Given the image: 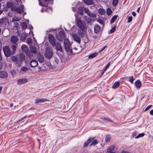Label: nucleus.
Masks as SVG:
<instances>
[{"instance_id":"nucleus-16","label":"nucleus","mask_w":153,"mask_h":153,"mask_svg":"<svg viewBox=\"0 0 153 153\" xmlns=\"http://www.w3.org/2000/svg\"><path fill=\"white\" fill-rule=\"evenodd\" d=\"M38 60L41 63H43L44 61V57L43 55L39 53L38 55Z\"/></svg>"},{"instance_id":"nucleus-45","label":"nucleus","mask_w":153,"mask_h":153,"mask_svg":"<svg viewBox=\"0 0 153 153\" xmlns=\"http://www.w3.org/2000/svg\"><path fill=\"white\" fill-rule=\"evenodd\" d=\"M97 21L101 25H103L104 24V21L101 19H98Z\"/></svg>"},{"instance_id":"nucleus-49","label":"nucleus","mask_w":153,"mask_h":153,"mask_svg":"<svg viewBox=\"0 0 153 153\" xmlns=\"http://www.w3.org/2000/svg\"><path fill=\"white\" fill-rule=\"evenodd\" d=\"M116 27H113L110 30L109 32V33H113L116 30Z\"/></svg>"},{"instance_id":"nucleus-63","label":"nucleus","mask_w":153,"mask_h":153,"mask_svg":"<svg viewBox=\"0 0 153 153\" xmlns=\"http://www.w3.org/2000/svg\"><path fill=\"white\" fill-rule=\"evenodd\" d=\"M2 90V87L0 86V93H1Z\"/></svg>"},{"instance_id":"nucleus-54","label":"nucleus","mask_w":153,"mask_h":153,"mask_svg":"<svg viewBox=\"0 0 153 153\" xmlns=\"http://www.w3.org/2000/svg\"><path fill=\"white\" fill-rule=\"evenodd\" d=\"M89 143H88V142L87 141V142H85L84 144V147H86L89 144Z\"/></svg>"},{"instance_id":"nucleus-5","label":"nucleus","mask_w":153,"mask_h":153,"mask_svg":"<svg viewBox=\"0 0 153 153\" xmlns=\"http://www.w3.org/2000/svg\"><path fill=\"white\" fill-rule=\"evenodd\" d=\"M49 41L51 44L53 46L56 45V40L54 36L51 34H49L48 36Z\"/></svg>"},{"instance_id":"nucleus-40","label":"nucleus","mask_w":153,"mask_h":153,"mask_svg":"<svg viewBox=\"0 0 153 153\" xmlns=\"http://www.w3.org/2000/svg\"><path fill=\"white\" fill-rule=\"evenodd\" d=\"M19 18L18 17L15 16L13 18L12 21V22H14L15 21H19Z\"/></svg>"},{"instance_id":"nucleus-35","label":"nucleus","mask_w":153,"mask_h":153,"mask_svg":"<svg viewBox=\"0 0 153 153\" xmlns=\"http://www.w3.org/2000/svg\"><path fill=\"white\" fill-rule=\"evenodd\" d=\"M106 13L108 16H110L111 14L112 11L110 8H108L107 9Z\"/></svg>"},{"instance_id":"nucleus-55","label":"nucleus","mask_w":153,"mask_h":153,"mask_svg":"<svg viewBox=\"0 0 153 153\" xmlns=\"http://www.w3.org/2000/svg\"><path fill=\"white\" fill-rule=\"evenodd\" d=\"M83 18H84V19L86 21L87 20V19L89 17H88V16H83Z\"/></svg>"},{"instance_id":"nucleus-27","label":"nucleus","mask_w":153,"mask_h":153,"mask_svg":"<svg viewBox=\"0 0 153 153\" xmlns=\"http://www.w3.org/2000/svg\"><path fill=\"white\" fill-rule=\"evenodd\" d=\"M59 35L61 38H64L65 36V33L62 31H60L59 32Z\"/></svg>"},{"instance_id":"nucleus-47","label":"nucleus","mask_w":153,"mask_h":153,"mask_svg":"<svg viewBox=\"0 0 153 153\" xmlns=\"http://www.w3.org/2000/svg\"><path fill=\"white\" fill-rule=\"evenodd\" d=\"M111 63V62H109L108 63L105 68V70H107L109 68L110 66Z\"/></svg>"},{"instance_id":"nucleus-23","label":"nucleus","mask_w":153,"mask_h":153,"mask_svg":"<svg viewBox=\"0 0 153 153\" xmlns=\"http://www.w3.org/2000/svg\"><path fill=\"white\" fill-rule=\"evenodd\" d=\"M98 12L99 13L100 15H103L105 13V10L102 8H100L98 10Z\"/></svg>"},{"instance_id":"nucleus-46","label":"nucleus","mask_w":153,"mask_h":153,"mask_svg":"<svg viewBox=\"0 0 153 153\" xmlns=\"http://www.w3.org/2000/svg\"><path fill=\"white\" fill-rule=\"evenodd\" d=\"M16 0V4H17L18 5H21L22 1L21 0Z\"/></svg>"},{"instance_id":"nucleus-21","label":"nucleus","mask_w":153,"mask_h":153,"mask_svg":"<svg viewBox=\"0 0 153 153\" xmlns=\"http://www.w3.org/2000/svg\"><path fill=\"white\" fill-rule=\"evenodd\" d=\"M20 25L22 27V29L23 30H25L27 28V27L26 24L24 22H22Z\"/></svg>"},{"instance_id":"nucleus-52","label":"nucleus","mask_w":153,"mask_h":153,"mask_svg":"<svg viewBox=\"0 0 153 153\" xmlns=\"http://www.w3.org/2000/svg\"><path fill=\"white\" fill-rule=\"evenodd\" d=\"M152 105H150L148 106L145 109V111H148L151 107L152 106Z\"/></svg>"},{"instance_id":"nucleus-14","label":"nucleus","mask_w":153,"mask_h":153,"mask_svg":"<svg viewBox=\"0 0 153 153\" xmlns=\"http://www.w3.org/2000/svg\"><path fill=\"white\" fill-rule=\"evenodd\" d=\"M38 65L37 61L35 60H32L30 62V65L31 67H35Z\"/></svg>"},{"instance_id":"nucleus-61","label":"nucleus","mask_w":153,"mask_h":153,"mask_svg":"<svg viewBox=\"0 0 153 153\" xmlns=\"http://www.w3.org/2000/svg\"><path fill=\"white\" fill-rule=\"evenodd\" d=\"M140 7H139L137 10V12H138V13H139V11H140Z\"/></svg>"},{"instance_id":"nucleus-42","label":"nucleus","mask_w":153,"mask_h":153,"mask_svg":"<svg viewBox=\"0 0 153 153\" xmlns=\"http://www.w3.org/2000/svg\"><path fill=\"white\" fill-rule=\"evenodd\" d=\"M27 43L29 45H31L32 43V41L30 38H28L27 39Z\"/></svg>"},{"instance_id":"nucleus-17","label":"nucleus","mask_w":153,"mask_h":153,"mask_svg":"<svg viewBox=\"0 0 153 153\" xmlns=\"http://www.w3.org/2000/svg\"><path fill=\"white\" fill-rule=\"evenodd\" d=\"M135 85L136 87L139 89L141 85V83L139 80H137L135 82Z\"/></svg>"},{"instance_id":"nucleus-7","label":"nucleus","mask_w":153,"mask_h":153,"mask_svg":"<svg viewBox=\"0 0 153 153\" xmlns=\"http://www.w3.org/2000/svg\"><path fill=\"white\" fill-rule=\"evenodd\" d=\"M53 51L52 49H47L45 50V56L46 58L48 59H50L53 56Z\"/></svg>"},{"instance_id":"nucleus-22","label":"nucleus","mask_w":153,"mask_h":153,"mask_svg":"<svg viewBox=\"0 0 153 153\" xmlns=\"http://www.w3.org/2000/svg\"><path fill=\"white\" fill-rule=\"evenodd\" d=\"M30 50L31 52L34 54L36 53L37 50L36 48L34 46H32L30 47Z\"/></svg>"},{"instance_id":"nucleus-29","label":"nucleus","mask_w":153,"mask_h":153,"mask_svg":"<svg viewBox=\"0 0 153 153\" xmlns=\"http://www.w3.org/2000/svg\"><path fill=\"white\" fill-rule=\"evenodd\" d=\"M28 70V68L25 66H23L21 68L20 72H26Z\"/></svg>"},{"instance_id":"nucleus-33","label":"nucleus","mask_w":153,"mask_h":153,"mask_svg":"<svg viewBox=\"0 0 153 153\" xmlns=\"http://www.w3.org/2000/svg\"><path fill=\"white\" fill-rule=\"evenodd\" d=\"M98 54L97 53H95L89 55L88 56V58H94L95 56H97V55Z\"/></svg>"},{"instance_id":"nucleus-32","label":"nucleus","mask_w":153,"mask_h":153,"mask_svg":"<svg viewBox=\"0 0 153 153\" xmlns=\"http://www.w3.org/2000/svg\"><path fill=\"white\" fill-rule=\"evenodd\" d=\"M84 1L88 4H91L93 3V1L91 0H84Z\"/></svg>"},{"instance_id":"nucleus-10","label":"nucleus","mask_w":153,"mask_h":153,"mask_svg":"<svg viewBox=\"0 0 153 153\" xmlns=\"http://www.w3.org/2000/svg\"><path fill=\"white\" fill-rule=\"evenodd\" d=\"M28 81V79L27 78H23L19 79L17 80V84L21 85L23 83H27Z\"/></svg>"},{"instance_id":"nucleus-26","label":"nucleus","mask_w":153,"mask_h":153,"mask_svg":"<svg viewBox=\"0 0 153 153\" xmlns=\"http://www.w3.org/2000/svg\"><path fill=\"white\" fill-rule=\"evenodd\" d=\"M117 15H115L112 17L110 22L111 24L114 22V21L117 19Z\"/></svg>"},{"instance_id":"nucleus-28","label":"nucleus","mask_w":153,"mask_h":153,"mask_svg":"<svg viewBox=\"0 0 153 153\" xmlns=\"http://www.w3.org/2000/svg\"><path fill=\"white\" fill-rule=\"evenodd\" d=\"M126 78L128 79L129 82H130L131 83H133V81L134 80V79L133 76L127 77H126Z\"/></svg>"},{"instance_id":"nucleus-24","label":"nucleus","mask_w":153,"mask_h":153,"mask_svg":"<svg viewBox=\"0 0 153 153\" xmlns=\"http://www.w3.org/2000/svg\"><path fill=\"white\" fill-rule=\"evenodd\" d=\"M120 85V83L118 81H117L114 82L112 86V88H113L115 89L118 87Z\"/></svg>"},{"instance_id":"nucleus-36","label":"nucleus","mask_w":153,"mask_h":153,"mask_svg":"<svg viewBox=\"0 0 153 153\" xmlns=\"http://www.w3.org/2000/svg\"><path fill=\"white\" fill-rule=\"evenodd\" d=\"M93 20V19H92L90 18L89 17L87 20L86 21L87 23L89 24H91L92 23V21Z\"/></svg>"},{"instance_id":"nucleus-62","label":"nucleus","mask_w":153,"mask_h":153,"mask_svg":"<svg viewBox=\"0 0 153 153\" xmlns=\"http://www.w3.org/2000/svg\"><path fill=\"white\" fill-rule=\"evenodd\" d=\"M121 153H130L128 152H125V151H122L121 152Z\"/></svg>"},{"instance_id":"nucleus-6","label":"nucleus","mask_w":153,"mask_h":153,"mask_svg":"<svg viewBox=\"0 0 153 153\" xmlns=\"http://www.w3.org/2000/svg\"><path fill=\"white\" fill-rule=\"evenodd\" d=\"M3 51L4 52L5 56L6 57L10 56L11 54V52L10 48L6 46L3 48Z\"/></svg>"},{"instance_id":"nucleus-34","label":"nucleus","mask_w":153,"mask_h":153,"mask_svg":"<svg viewBox=\"0 0 153 153\" xmlns=\"http://www.w3.org/2000/svg\"><path fill=\"white\" fill-rule=\"evenodd\" d=\"M14 27L16 28L17 29H19V25L17 22H15L14 23Z\"/></svg>"},{"instance_id":"nucleus-15","label":"nucleus","mask_w":153,"mask_h":153,"mask_svg":"<svg viewBox=\"0 0 153 153\" xmlns=\"http://www.w3.org/2000/svg\"><path fill=\"white\" fill-rule=\"evenodd\" d=\"M8 76V74L5 71H0V77L5 78Z\"/></svg>"},{"instance_id":"nucleus-51","label":"nucleus","mask_w":153,"mask_h":153,"mask_svg":"<svg viewBox=\"0 0 153 153\" xmlns=\"http://www.w3.org/2000/svg\"><path fill=\"white\" fill-rule=\"evenodd\" d=\"M94 139V138H90L87 141L88 143H90Z\"/></svg>"},{"instance_id":"nucleus-20","label":"nucleus","mask_w":153,"mask_h":153,"mask_svg":"<svg viewBox=\"0 0 153 153\" xmlns=\"http://www.w3.org/2000/svg\"><path fill=\"white\" fill-rule=\"evenodd\" d=\"M27 37V34L25 33H22L21 37L20 39L22 41H24Z\"/></svg>"},{"instance_id":"nucleus-59","label":"nucleus","mask_w":153,"mask_h":153,"mask_svg":"<svg viewBox=\"0 0 153 153\" xmlns=\"http://www.w3.org/2000/svg\"><path fill=\"white\" fill-rule=\"evenodd\" d=\"M2 57L1 56V50H0V60H2Z\"/></svg>"},{"instance_id":"nucleus-1","label":"nucleus","mask_w":153,"mask_h":153,"mask_svg":"<svg viewBox=\"0 0 153 153\" xmlns=\"http://www.w3.org/2000/svg\"><path fill=\"white\" fill-rule=\"evenodd\" d=\"M83 11L86 13L90 17L94 18L96 17V14L91 13L88 8L84 7H79L77 12L79 14L82 15L83 14Z\"/></svg>"},{"instance_id":"nucleus-25","label":"nucleus","mask_w":153,"mask_h":153,"mask_svg":"<svg viewBox=\"0 0 153 153\" xmlns=\"http://www.w3.org/2000/svg\"><path fill=\"white\" fill-rule=\"evenodd\" d=\"M111 139L110 135H106L105 138V141L107 143L110 141Z\"/></svg>"},{"instance_id":"nucleus-8","label":"nucleus","mask_w":153,"mask_h":153,"mask_svg":"<svg viewBox=\"0 0 153 153\" xmlns=\"http://www.w3.org/2000/svg\"><path fill=\"white\" fill-rule=\"evenodd\" d=\"M76 22L78 27L81 30H84L85 28L81 20L80 19H78Z\"/></svg>"},{"instance_id":"nucleus-58","label":"nucleus","mask_w":153,"mask_h":153,"mask_svg":"<svg viewBox=\"0 0 153 153\" xmlns=\"http://www.w3.org/2000/svg\"><path fill=\"white\" fill-rule=\"evenodd\" d=\"M2 67V63L0 62V69H1Z\"/></svg>"},{"instance_id":"nucleus-30","label":"nucleus","mask_w":153,"mask_h":153,"mask_svg":"<svg viewBox=\"0 0 153 153\" xmlns=\"http://www.w3.org/2000/svg\"><path fill=\"white\" fill-rule=\"evenodd\" d=\"M115 148V146L114 145H112L108 147L107 149V152H110L111 151L114 150Z\"/></svg>"},{"instance_id":"nucleus-4","label":"nucleus","mask_w":153,"mask_h":153,"mask_svg":"<svg viewBox=\"0 0 153 153\" xmlns=\"http://www.w3.org/2000/svg\"><path fill=\"white\" fill-rule=\"evenodd\" d=\"M64 46L65 50L67 51H71L72 50H70V45L68 39H64Z\"/></svg>"},{"instance_id":"nucleus-50","label":"nucleus","mask_w":153,"mask_h":153,"mask_svg":"<svg viewBox=\"0 0 153 153\" xmlns=\"http://www.w3.org/2000/svg\"><path fill=\"white\" fill-rule=\"evenodd\" d=\"M132 17L131 16L128 17V23L130 22L132 20Z\"/></svg>"},{"instance_id":"nucleus-19","label":"nucleus","mask_w":153,"mask_h":153,"mask_svg":"<svg viewBox=\"0 0 153 153\" xmlns=\"http://www.w3.org/2000/svg\"><path fill=\"white\" fill-rule=\"evenodd\" d=\"M55 46H56V48L57 50L60 52L62 51V49L61 46V45L59 43L57 42L56 44V45Z\"/></svg>"},{"instance_id":"nucleus-9","label":"nucleus","mask_w":153,"mask_h":153,"mask_svg":"<svg viewBox=\"0 0 153 153\" xmlns=\"http://www.w3.org/2000/svg\"><path fill=\"white\" fill-rule=\"evenodd\" d=\"M72 36L75 41L78 44H79L81 42V39L78 35L74 33L72 34Z\"/></svg>"},{"instance_id":"nucleus-41","label":"nucleus","mask_w":153,"mask_h":153,"mask_svg":"<svg viewBox=\"0 0 153 153\" xmlns=\"http://www.w3.org/2000/svg\"><path fill=\"white\" fill-rule=\"evenodd\" d=\"M12 6V3L11 2H8L7 4L6 7L7 8H9L11 7H13Z\"/></svg>"},{"instance_id":"nucleus-3","label":"nucleus","mask_w":153,"mask_h":153,"mask_svg":"<svg viewBox=\"0 0 153 153\" xmlns=\"http://www.w3.org/2000/svg\"><path fill=\"white\" fill-rule=\"evenodd\" d=\"M24 5L21 4V6L19 7H16L15 6H13L11 8V10L12 11H14L19 13H21L24 10Z\"/></svg>"},{"instance_id":"nucleus-11","label":"nucleus","mask_w":153,"mask_h":153,"mask_svg":"<svg viewBox=\"0 0 153 153\" xmlns=\"http://www.w3.org/2000/svg\"><path fill=\"white\" fill-rule=\"evenodd\" d=\"M48 101H49V100L46 99H40L38 98L35 100V102L36 103H37L43 102Z\"/></svg>"},{"instance_id":"nucleus-18","label":"nucleus","mask_w":153,"mask_h":153,"mask_svg":"<svg viewBox=\"0 0 153 153\" xmlns=\"http://www.w3.org/2000/svg\"><path fill=\"white\" fill-rule=\"evenodd\" d=\"M100 26L98 25H96L94 27V33H97L100 31Z\"/></svg>"},{"instance_id":"nucleus-48","label":"nucleus","mask_w":153,"mask_h":153,"mask_svg":"<svg viewBox=\"0 0 153 153\" xmlns=\"http://www.w3.org/2000/svg\"><path fill=\"white\" fill-rule=\"evenodd\" d=\"M118 0H113V4L114 6H116L118 4Z\"/></svg>"},{"instance_id":"nucleus-2","label":"nucleus","mask_w":153,"mask_h":153,"mask_svg":"<svg viewBox=\"0 0 153 153\" xmlns=\"http://www.w3.org/2000/svg\"><path fill=\"white\" fill-rule=\"evenodd\" d=\"M24 58L25 57L23 55L21 54L19 55L18 59L16 56H13L11 57V59L13 62H17L16 63V65L17 66L19 67L21 66L22 61Z\"/></svg>"},{"instance_id":"nucleus-13","label":"nucleus","mask_w":153,"mask_h":153,"mask_svg":"<svg viewBox=\"0 0 153 153\" xmlns=\"http://www.w3.org/2000/svg\"><path fill=\"white\" fill-rule=\"evenodd\" d=\"M21 49L23 52L25 53H27L29 51L28 46L25 45H22L21 47Z\"/></svg>"},{"instance_id":"nucleus-12","label":"nucleus","mask_w":153,"mask_h":153,"mask_svg":"<svg viewBox=\"0 0 153 153\" xmlns=\"http://www.w3.org/2000/svg\"><path fill=\"white\" fill-rule=\"evenodd\" d=\"M18 40V38L17 37L13 36L11 38V43L15 44Z\"/></svg>"},{"instance_id":"nucleus-39","label":"nucleus","mask_w":153,"mask_h":153,"mask_svg":"<svg viewBox=\"0 0 153 153\" xmlns=\"http://www.w3.org/2000/svg\"><path fill=\"white\" fill-rule=\"evenodd\" d=\"M102 120L105 121V122H112V121L109 118H101Z\"/></svg>"},{"instance_id":"nucleus-31","label":"nucleus","mask_w":153,"mask_h":153,"mask_svg":"<svg viewBox=\"0 0 153 153\" xmlns=\"http://www.w3.org/2000/svg\"><path fill=\"white\" fill-rule=\"evenodd\" d=\"M5 21V19L4 18L0 19V25H5L6 23Z\"/></svg>"},{"instance_id":"nucleus-44","label":"nucleus","mask_w":153,"mask_h":153,"mask_svg":"<svg viewBox=\"0 0 153 153\" xmlns=\"http://www.w3.org/2000/svg\"><path fill=\"white\" fill-rule=\"evenodd\" d=\"M97 143V141L96 140H94L92 143L91 144L90 146H95Z\"/></svg>"},{"instance_id":"nucleus-64","label":"nucleus","mask_w":153,"mask_h":153,"mask_svg":"<svg viewBox=\"0 0 153 153\" xmlns=\"http://www.w3.org/2000/svg\"><path fill=\"white\" fill-rule=\"evenodd\" d=\"M8 16H10V17H11V16H12V14L10 13H8Z\"/></svg>"},{"instance_id":"nucleus-37","label":"nucleus","mask_w":153,"mask_h":153,"mask_svg":"<svg viewBox=\"0 0 153 153\" xmlns=\"http://www.w3.org/2000/svg\"><path fill=\"white\" fill-rule=\"evenodd\" d=\"M11 48L13 53L16 52V45H13L11 46Z\"/></svg>"},{"instance_id":"nucleus-60","label":"nucleus","mask_w":153,"mask_h":153,"mask_svg":"<svg viewBox=\"0 0 153 153\" xmlns=\"http://www.w3.org/2000/svg\"><path fill=\"white\" fill-rule=\"evenodd\" d=\"M106 70H105V68L102 71V74H103Z\"/></svg>"},{"instance_id":"nucleus-56","label":"nucleus","mask_w":153,"mask_h":153,"mask_svg":"<svg viewBox=\"0 0 153 153\" xmlns=\"http://www.w3.org/2000/svg\"><path fill=\"white\" fill-rule=\"evenodd\" d=\"M150 115L153 116V109L151 110L149 112Z\"/></svg>"},{"instance_id":"nucleus-38","label":"nucleus","mask_w":153,"mask_h":153,"mask_svg":"<svg viewBox=\"0 0 153 153\" xmlns=\"http://www.w3.org/2000/svg\"><path fill=\"white\" fill-rule=\"evenodd\" d=\"M144 135L145 134L144 133H142L141 134H140L135 137V138L136 139H138L140 137H143L144 136Z\"/></svg>"},{"instance_id":"nucleus-57","label":"nucleus","mask_w":153,"mask_h":153,"mask_svg":"<svg viewBox=\"0 0 153 153\" xmlns=\"http://www.w3.org/2000/svg\"><path fill=\"white\" fill-rule=\"evenodd\" d=\"M132 14L134 16H136V13L134 12H133Z\"/></svg>"},{"instance_id":"nucleus-53","label":"nucleus","mask_w":153,"mask_h":153,"mask_svg":"<svg viewBox=\"0 0 153 153\" xmlns=\"http://www.w3.org/2000/svg\"><path fill=\"white\" fill-rule=\"evenodd\" d=\"M107 47V45H106V46H104V47H103L99 51V52H100L101 51H103V50H104L106 47Z\"/></svg>"},{"instance_id":"nucleus-43","label":"nucleus","mask_w":153,"mask_h":153,"mask_svg":"<svg viewBox=\"0 0 153 153\" xmlns=\"http://www.w3.org/2000/svg\"><path fill=\"white\" fill-rule=\"evenodd\" d=\"M26 54L28 56V58H30L32 57L33 56V55L31 53L29 52L28 51Z\"/></svg>"}]
</instances>
